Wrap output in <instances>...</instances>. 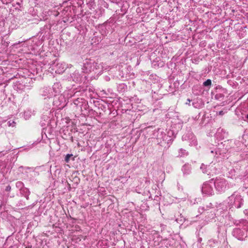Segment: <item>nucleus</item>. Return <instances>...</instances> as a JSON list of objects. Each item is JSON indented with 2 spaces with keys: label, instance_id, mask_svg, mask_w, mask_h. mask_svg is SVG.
<instances>
[{
  "label": "nucleus",
  "instance_id": "obj_1",
  "mask_svg": "<svg viewBox=\"0 0 248 248\" xmlns=\"http://www.w3.org/2000/svg\"><path fill=\"white\" fill-rule=\"evenodd\" d=\"M239 227L236 228L232 231V235L239 240H243L246 237V230L248 227V222L245 220L239 221Z\"/></svg>",
  "mask_w": 248,
  "mask_h": 248
},
{
  "label": "nucleus",
  "instance_id": "obj_2",
  "mask_svg": "<svg viewBox=\"0 0 248 248\" xmlns=\"http://www.w3.org/2000/svg\"><path fill=\"white\" fill-rule=\"evenodd\" d=\"M227 201L230 208H239L243 204V199L237 192H234L229 197Z\"/></svg>",
  "mask_w": 248,
  "mask_h": 248
},
{
  "label": "nucleus",
  "instance_id": "obj_3",
  "mask_svg": "<svg viewBox=\"0 0 248 248\" xmlns=\"http://www.w3.org/2000/svg\"><path fill=\"white\" fill-rule=\"evenodd\" d=\"M213 183L216 190L219 193L224 192L233 186L232 184L229 183L226 179L222 177H217L213 180Z\"/></svg>",
  "mask_w": 248,
  "mask_h": 248
},
{
  "label": "nucleus",
  "instance_id": "obj_4",
  "mask_svg": "<svg viewBox=\"0 0 248 248\" xmlns=\"http://www.w3.org/2000/svg\"><path fill=\"white\" fill-rule=\"evenodd\" d=\"M223 145L221 144L218 145V147L216 148L214 150L211 151V153L213 154V155L216 159L217 161L219 162L227 157L226 155V149L224 148Z\"/></svg>",
  "mask_w": 248,
  "mask_h": 248
},
{
  "label": "nucleus",
  "instance_id": "obj_5",
  "mask_svg": "<svg viewBox=\"0 0 248 248\" xmlns=\"http://www.w3.org/2000/svg\"><path fill=\"white\" fill-rule=\"evenodd\" d=\"M99 66L93 60L91 59L86 60L82 68L84 73H90L97 69Z\"/></svg>",
  "mask_w": 248,
  "mask_h": 248
},
{
  "label": "nucleus",
  "instance_id": "obj_6",
  "mask_svg": "<svg viewBox=\"0 0 248 248\" xmlns=\"http://www.w3.org/2000/svg\"><path fill=\"white\" fill-rule=\"evenodd\" d=\"M154 137L156 139L158 144H161L163 142L169 143L171 140L170 137L167 136L166 133L161 129L155 131L153 134Z\"/></svg>",
  "mask_w": 248,
  "mask_h": 248
},
{
  "label": "nucleus",
  "instance_id": "obj_7",
  "mask_svg": "<svg viewBox=\"0 0 248 248\" xmlns=\"http://www.w3.org/2000/svg\"><path fill=\"white\" fill-rule=\"evenodd\" d=\"M214 185L213 179L211 181L205 182L202 187V191L203 194L207 195H212L214 193Z\"/></svg>",
  "mask_w": 248,
  "mask_h": 248
},
{
  "label": "nucleus",
  "instance_id": "obj_8",
  "mask_svg": "<svg viewBox=\"0 0 248 248\" xmlns=\"http://www.w3.org/2000/svg\"><path fill=\"white\" fill-rule=\"evenodd\" d=\"M52 69L58 74L62 73L66 69V63L64 62H54L52 65Z\"/></svg>",
  "mask_w": 248,
  "mask_h": 248
},
{
  "label": "nucleus",
  "instance_id": "obj_9",
  "mask_svg": "<svg viewBox=\"0 0 248 248\" xmlns=\"http://www.w3.org/2000/svg\"><path fill=\"white\" fill-rule=\"evenodd\" d=\"M200 168L203 173H206L208 175H213L216 173L215 167H213L212 165L207 166L202 164Z\"/></svg>",
  "mask_w": 248,
  "mask_h": 248
},
{
  "label": "nucleus",
  "instance_id": "obj_10",
  "mask_svg": "<svg viewBox=\"0 0 248 248\" xmlns=\"http://www.w3.org/2000/svg\"><path fill=\"white\" fill-rule=\"evenodd\" d=\"M41 94L44 97V99L48 98L49 99H51L54 97H56L55 95L53 94L51 87H45L43 88Z\"/></svg>",
  "mask_w": 248,
  "mask_h": 248
},
{
  "label": "nucleus",
  "instance_id": "obj_11",
  "mask_svg": "<svg viewBox=\"0 0 248 248\" xmlns=\"http://www.w3.org/2000/svg\"><path fill=\"white\" fill-rule=\"evenodd\" d=\"M51 88L53 91V94H54L55 96H57L61 92L62 86L59 82H56L54 83Z\"/></svg>",
  "mask_w": 248,
  "mask_h": 248
},
{
  "label": "nucleus",
  "instance_id": "obj_12",
  "mask_svg": "<svg viewBox=\"0 0 248 248\" xmlns=\"http://www.w3.org/2000/svg\"><path fill=\"white\" fill-rule=\"evenodd\" d=\"M34 114V110L31 108H29L24 111L23 116L26 120H28L29 119L31 116Z\"/></svg>",
  "mask_w": 248,
  "mask_h": 248
},
{
  "label": "nucleus",
  "instance_id": "obj_13",
  "mask_svg": "<svg viewBox=\"0 0 248 248\" xmlns=\"http://www.w3.org/2000/svg\"><path fill=\"white\" fill-rule=\"evenodd\" d=\"M71 78L73 81L77 82L81 80V76L78 71H76L72 74Z\"/></svg>",
  "mask_w": 248,
  "mask_h": 248
},
{
  "label": "nucleus",
  "instance_id": "obj_14",
  "mask_svg": "<svg viewBox=\"0 0 248 248\" xmlns=\"http://www.w3.org/2000/svg\"><path fill=\"white\" fill-rule=\"evenodd\" d=\"M182 170L184 175H188L191 172V167L189 164H186L183 166Z\"/></svg>",
  "mask_w": 248,
  "mask_h": 248
},
{
  "label": "nucleus",
  "instance_id": "obj_15",
  "mask_svg": "<svg viewBox=\"0 0 248 248\" xmlns=\"http://www.w3.org/2000/svg\"><path fill=\"white\" fill-rule=\"evenodd\" d=\"M188 155L187 152L186 151V150L183 149H180L179 150V154L178 156L180 157H184L185 156H186Z\"/></svg>",
  "mask_w": 248,
  "mask_h": 248
},
{
  "label": "nucleus",
  "instance_id": "obj_16",
  "mask_svg": "<svg viewBox=\"0 0 248 248\" xmlns=\"http://www.w3.org/2000/svg\"><path fill=\"white\" fill-rule=\"evenodd\" d=\"M75 93H74V90H69L67 92V98H69L72 97L73 95H74Z\"/></svg>",
  "mask_w": 248,
  "mask_h": 248
},
{
  "label": "nucleus",
  "instance_id": "obj_17",
  "mask_svg": "<svg viewBox=\"0 0 248 248\" xmlns=\"http://www.w3.org/2000/svg\"><path fill=\"white\" fill-rule=\"evenodd\" d=\"M16 187L21 189L23 187L24 184L22 182L18 181L16 183Z\"/></svg>",
  "mask_w": 248,
  "mask_h": 248
},
{
  "label": "nucleus",
  "instance_id": "obj_18",
  "mask_svg": "<svg viewBox=\"0 0 248 248\" xmlns=\"http://www.w3.org/2000/svg\"><path fill=\"white\" fill-rule=\"evenodd\" d=\"M212 82L211 80L209 79L206 80L205 81H204L203 83V85L204 86H209L211 85Z\"/></svg>",
  "mask_w": 248,
  "mask_h": 248
},
{
  "label": "nucleus",
  "instance_id": "obj_19",
  "mask_svg": "<svg viewBox=\"0 0 248 248\" xmlns=\"http://www.w3.org/2000/svg\"><path fill=\"white\" fill-rule=\"evenodd\" d=\"M73 156L72 154H67L65 157V161L68 163L69 161L70 158Z\"/></svg>",
  "mask_w": 248,
  "mask_h": 248
},
{
  "label": "nucleus",
  "instance_id": "obj_20",
  "mask_svg": "<svg viewBox=\"0 0 248 248\" xmlns=\"http://www.w3.org/2000/svg\"><path fill=\"white\" fill-rule=\"evenodd\" d=\"M208 207H206V208L205 209L204 207L203 206H202V207H200L199 208V213H202L204 210H206Z\"/></svg>",
  "mask_w": 248,
  "mask_h": 248
},
{
  "label": "nucleus",
  "instance_id": "obj_21",
  "mask_svg": "<svg viewBox=\"0 0 248 248\" xmlns=\"http://www.w3.org/2000/svg\"><path fill=\"white\" fill-rule=\"evenodd\" d=\"M15 124H16V123L14 121H9L8 122V124L9 126L13 127L15 125Z\"/></svg>",
  "mask_w": 248,
  "mask_h": 248
},
{
  "label": "nucleus",
  "instance_id": "obj_22",
  "mask_svg": "<svg viewBox=\"0 0 248 248\" xmlns=\"http://www.w3.org/2000/svg\"><path fill=\"white\" fill-rule=\"evenodd\" d=\"M197 141L196 140H193L190 143L191 146H196L197 145Z\"/></svg>",
  "mask_w": 248,
  "mask_h": 248
},
{
  "label": "nucleus",
  "instance_id": "obj_23",
  "mask_svg": "<svg viewBox=\"0 0 248 248\" xmlns=\"http://www.w3.org/2000/svg\"><path fill=\"white\" fill-rule=\"evenodd\" d=\"M3 3L8 4L10 3L13 0H1Z\"/></svg>",
  "mask_w": 248,
  "mask_h": 248
},
{
  "label": "nucleus",
  "instance_id": "obj_24",
  "mask_svg": "<svg viewBox=\"0 0 248 248\" xmlns=\"http://www.w3.org/2000/svg\"><path fill=\"white\" fill-rule=\"evenodd\" d=\"M11 189V187L10 185H8L5 188V191H10Z\"/></svg>",
  "mask_w": 248,
  "mask_h": 248
},
{
  "label": "nucleus",
  "instance_id": "obj_25",
  "mask_svg": "<svg viewBox=\"0 0 248 248\" xmlns=\"http://www.w3.org/2000/svg\"><path fill=\"white\" fill-rule=\"evenodd\" d=\"M191 102V100L189 99H187V102H186V104H187L188 105H190V103Z\"/></svg>",
  "mask_w": 248,
  "mask_h": 248
},
{
  "label": "nucleus",
  "instance_id": "obj_26",
  "mask_svg": "<svg viewBox=\"0 0 248 248\" xmlns=\"http://www.w3.org/2000/svg\"><path fill=\"white\" fill-rule=\"evenodd\" d=\"M244 213L245 215H247L248 216V210H245L244 211Z\"/></svg>",
  "mask_w": 248,
  "mask_h": 248
},
{
  "label": "nucleus",
  "instance_id": "obj_27",
  "mask_svg": "<svg viewBox=\"0 0 248 248\" xmlns=\"http://www.w3.org/2000/svg\"><path fill=\"white\" fill-rule=\"evenodd\" d=\"M223 114V111H220L219 112V114H220V115H222Z\"/></svg>",
  "mask_w": 248,
  "mask_h": 248
},
{
  "label": "nucleus",
  "instance_id": "obj_28",
  "mask_svg": "<svg viewBox=\"0 0 248 248\" xmlns=\"http://www.w3.org/2000/svg\"><path fill=\"white\" fill-rule=\"evenodd\" d=\"M2 155V152L0 153V156Z\"/></svg>",
  "mask_w": 248,
  "mask_h": 248
},
{
  "label": "nucleus",
  "instance_id": "obj_29",
  "mask_svg": "<svg viewBox=\"0 0 248 248\" xmlns=\"http://www.w3.org/2000/svg\"><path fill=\"white\" fill-rule=\"evenodd\" d=\"M193 106L194 107H196L195 106H194V104L193 103L192 104Z\"/></svg>",
  "mask_w": 248,
  "mask_h": 248
},
{
  "label": "nucleus",
  "instance_id": "obj_30",
  "mask_svg": "<svg viewBox=\"0 0 248 248\" xmlns=\"http://www.w3.org/2000/svg\"><path fill=\"white\" fill-rule=\"evenodd\" d=\"M7 153H8V152H7V151H6V152H5V154H7Z\"/></svg>",
  "mask_w": 248,
  "mask_h": 248
},
{
  "label": "nucleus",
  "instance_id": "obj_31",
  "mask_svg": "<svg viewBox=\"0 0 248 248\" xmlns=\"http://www.w3.org/2000/svg\"><path fill=\"white\" fill-rule=\"evenodd\" d=\"M247 118L248 119V114L247 115Z\"/></svg>",
  "mask_w": 248,
  "mask_h": 248
}]
</instances>
